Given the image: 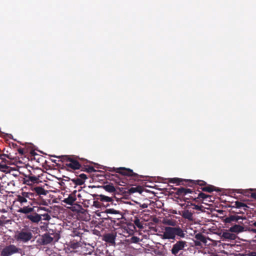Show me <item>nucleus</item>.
Masks as SVG:
<instances>
[{
    "mask_svg": "<svg viewBox=\"0 0 256 256\" xmlns=\"http://www.w3.org/2000/svg\"><path fill=\"white\" fill-rule=\"evenodd\" d=\"M65 220V234L67 236L65 244L74 249L80 246L78 242L80 240L82 234L80 232V229L78 228L76 224L67 220Z\"/></svg>",
    "mask_w": 256,
    "mask_h": 256,
    "instance_id": "1",
    "label": "nucleus"
},
{
    "mask_svg": "<svg viewBox=\"0 0 256 256\" xmlns=\"http://www.w3.org/2000/svg\"><path fill=\"white\" fill-rule=\"evenodd\" d=\"M186 232L184 230L179 226L174 227L165 226L162 238L164 240H180L186 237Z\"/></svg>",
    "mask_w": 256,
    "mask_h": 256,
    "instance_id": "2",
    "label": "nucleus"
},
{
    "mask_svg": "<svg viewBox=\"0 0 256 256\" xmlns=\"http://www.w3.org/2000/svg\"><path fill=\"white\" fill-rule=\"evenodd\" d=\"M246 216H240L238 215H229L226 217L224 220V222L226 224H232L233 222L235 224H233L230 228V230L234 234H238L245 231V228L242 224V221L240 220H246Z\"/></svg>",
    "mask_w": 256,
    "mask_h": 256,
    "instance_id": "3",
    "label": "nucleus"
},
{
    "mask_svg": "<svg viewBox=\"0 0 256 256\" xmlns=\"http://www.w3.org/2000/svg\"><path fill=\"white\" fill-rule=\"evenodd\" d=\"M105 170L106 171L116 172L122 176H128L130 180L128 184H134L135 181L140 180L141 178H144V176L134 172L132 170L124 167L118 168L106 167Z\"/></svg>",
    "mask_w": 256,
    "mask_h": 256,
    "instance_id": "4",
    "label": "nucleus"
},
{
    "mask_svg": "<svg viewBox=\"0 0 256 256\" xmlns=\"http://www.w3.org/2000/svg\"><path fill=\"white\" fill-rule=\"evenodd\" d=\"M188 186H198V190L200 188L202 191L212 192L214 191L220 192V190L214 186L208 184L205 181L202 180H188Z\"/></svg>",
    "mask_w": 256,
    "mask_h": 256,
    "instance_id": "5",
    "label": "nucleus"
},
{
    "mask_svg": "<svg viewBox=\"0 0 256 256\" xmlns=\"http://www.w3.org/2000/svg\"><path fill=\"white\" fill-rule=\"evenodd\" d=\"M32 230L29 228L25 227L17 230L14 234V238L18 242L26 243L32 238Z\"/></svg>",
    "mask_w": 256,
    "mask_h": 256,
    "instance_id": "6",
    "label": "nucleus"
},
{
    "mask_svg": "<svg viewBox=\"0 0 256 256\" xmlns=\"http://www.w3.org/2000/svg\"><path fill=\"white\" fill-rule=\"evenodd\" d=\"M59 238V236L57 233H50L48 232L40 236L38 238L36 242L40 245H46L53 241H58Z\"/></svg>",
    "mask_w": 256,
    "mask_h": 256,
    "instance_id": "7",
    "label": "nucleus"
},
{
    "mask_svg": "<svg viewBox=\"0 0 256 256\" xmlns=\"http://www.w3.org/2000/svg\"><path fill=\"white\" fill-rule=\"evenodd\" d=\"M76 190H74L73 192L68 194L67 198H65V204L70 205L71 206H65V213L68 212L69 210H71L73 212L78 210V208L80 206L79 204H76Z\"/></svg>",
    "mask_w": 256,
    "mask_h": 256,
    "instance_id": "8",
    "label": "nucleus"
},
{
    "mask_svg": "<svg viewBox=\"0 0 256 256\" xmlns=\"http://www.w3.org/2000/svg\"><path fill=\"white\" fill-rule=\"evenodd\" d=\"M76 159L77 157L75 156L65 155V169L66 170H68L67 168L74 170L80 169L82 166Z\"/></svg>",
    "mask_w": 256,
    "mask_h": 256,
    "instance_id": "9",
    "label": "nucleus"
},
{
    "mask_svg": "<svg viewBox=\"0 0 256 256\" xmlns=\"http://www.w3.org/2000/svg\"><path fill=\"white\" fill-rule=\"evenodd\" d=\"M106 176L107 179L114 182L116 183L120 186H125V184L134 186L136 185V182L140 181V180H136L134 182V184H128V182H130V180L128 176H126L125 180H122L120 176L117 174H106ZM140 180H142V179Z\"/></svg>",
    "mask_w": 256,
    "mask_h": 256,
    "instance_id": "10",
    "label": "nucleus"
},
{
    "mask_svg": "<svg viewBox=\"0 0 256 256\" xmlns=\"http://www.w3.org/2000/svg\"><path fill=\"white\" fill-rule=\"evenodd\" d=\"M40 174H36V170H33L32 172L29 171V174L26 176V178L24 180V183L28 185L38 184L40 182Z\"/></svg>",
    "mask_w": 256,
    "mask_h": 256,
    "instance_id": "11",
    "label": "nucleus"
},
{
    "mask_svg": "<svg viewBox=\"0 0 256 256\" xmlns=\"http://www.w3.org/2000/svg\"><path fill=\"white\" fill-rule=\"evenodd\" d=\"M20 248H18L14 244H10L5 246L1 251V256H11L12 255L20 253Z\"/></svg>",
    "mask_w": 256,
    "mask_h": 256,
    "instance_id": "12",
    "label": "nucleus"
},
{
    "mask_svg": "<svg viewBox=\"0 0 256 256\" xmlns=\"http://www.w3.org/2000/svg\"><path fill=\"white\" fill-rule=\"evenodd\" d=\"M187 246L186 242L182 240H178L173 244L170 250L171 252L173 255L176 256L180 251L183 250Z\"/></svg>",
    "mask_w": 256,
    "mask_h": 256,
    "instance_id": "13",
    "label": "nucleus"
},
{
    "mask_svg": "<svg viewBox=\"0 0 256 256\" xmlns=\"http://www.w3.org/2000/svg\"><path fill=\"white\" fill-rule=\"evenodd\" d=\"M44 209L41 207H38L36 206H24L23 208H20L18 212L24 214H32V212H40V211H42Z\"/></svg>",
    "mask_w": 256,
    "mask_h": 256,
    "instance_id": "14",
    "label": "nucleus"
},
{
    "mask_svg": "<svg viewBox=\"0 0 256 256\" xmlns=\"http://www.w3.org/2000/svg\"><path fill=\"white\" fill-rule=\"evenodd\" d=\"M102 187L106 191L112 193L114 195L116 194H118L119 192H123V188H120L118 187L115 188L112 183H108L104 185Z\"/></svg>",
    "mask_w": 256,
    "mask_h": 256,
    "instance_id": "15",
    "label": "nucleus"
},
{
    "mask_svg": "<svg viewBox=\"0 0 256 256\" xmlns=\"http://www.w3.org/2000/svg\"><path fill=\"white\" fill-rule=\"evenodd\" d=\"M116 236V233H108L104 235L102 240L106 242L109 243L112 245L114 246L116 244L115 240Z\"/></svg>",
    "mask_w": 256,
    "mask_h": 256,
    "instance_id": "16",
    "label": "nucleus"
},
{
    "mask_svg": "<svg viewBox=\"0 0 256 256\" xmlns=\"http://www.w3.org/2000/svg\"><path fill=\"white\" fill-rule=\"evenodd\" d=\"M252 189L250 190H241V189H236L234 190V192L237 193L242 194L248 197H250L256 200V192H252Z\"/></svg>",
    "mask_w": 256,
    "mask_h": 256,
    "instance_id": "17",
    "label": "nucleus"
},
{
    "mask_svg": "<svg viewBox=\"0 0 256 256\" xmlns=\"http://www.w3.org/2000/svg\"><path fill=\"white\" fill-rule=\"evenodd\" d=\"M88 178L86 175L84 174H80L79 175L76 176V177L72 179V181L76 184L78 186H81L83 184L86 179Z\"/></svg>",
    "mask_w": 256,
    "mask_h": 256,
    "instance_id": "18",
    "label": "nucleus"
},
{
    "mask_svg": "<svg viewBox=\"0 0 256 256\" xmlns=\"http://www.w3.org/2000/svg\"><path fill=\"white\" fill-rule=\"evenodd\" d=\"M174 190H176V194L180 196H183L188 194H192L194 192L192 190L186 188L184 187L175 188Z\"/></svg>",
    "mask_w": 256,
    "mask_h": 256,
    "instance_id": "19",
    "label": "nucleus"
},
{
    "mask_svg": "<svg viewBox=\"0 0 256 256\" xmlns=\"http://www.w3.org/2000/svg\"><path fill=\"white\" fill-rule=\"evenodd\" d=\"M222 238L223 239L228 240H234L236 238V234L230 232L229 228L228 230H226L222 232Z\"/></svg>",
    "mask_w": 256,
    "mask_h": 256,
    "instance_id": "20",
    "label": "nucleus"
},
{
    "mask_svg": "<svg viewBox=\"0 0 256 256\" xmlns=\"http://www.w3.org/2000/svg\"><path fill=\"white\" fill-rule=\"evenodd\" d=\"M26 218L32 222H38L42 220V218L39 214V213L36 212L26 215Z\"/></svg>",
    "mask_w": 256,
    "mask_h": 256,
    "instance_id": "21",
    "label": "nucleus"
},
{
    "mask_svg": "<svg viewBox=\"0 0 256 256\" xmlns=\"http://www.w3.org/2000/svg\"><path fill=\"white\" fill-rule=\"evenodd\" d=\"M32 190L35 194V196H40L42 195L46 196L48 194V191L45 190L42 186L34 187Z\"/></svg>",
    "mask_w": 256,
    "mask_h": 256,
    "instance_id": "22",
    "label": "nucleus"
},
{
    "mask_svg": "<svg viewBox=\"0 0 256 256\" xmlns=\"http://www.w3.org/2000/svg\"><path fill=\"white\" fill-rule=\"evenodd\" d=\"M180 215L183 218L187 219L188 220L192 221L194 220L192 213L188 210H184L182 211Z\"/></svg>",
    "mask_w": 256,
    "mask_h": 256,
    "instance_id": "23",
    "label": "nucleus"
},
{
    "mask_svg": "<svg viewBox=\"0 0 256 256\" xmlns=\"http://www.w3.org/2000/svg\"><path fill=\"white\" fill-rule=\"evenodd\" d=\"M230 207L232 208H242L244 211H246L247 208H248L246 204L239 201H236L234 204L233 206H231Z\"/></svg>",
    "mask_w": 256,
    "mask_h": 256,
    "instance_id": "24",
    "label": "nucleus"
},
{
    "mask_svg": "<svg viewBox=\"0 0 256 256\" xmlns=\"http://www.w3.org/2000/svg\"><path fill=\"white\" fill-rule=\"evenodd\" d=\"M188 180H182L181 178H171L168 180V182L170 183L177 184H178L188 185V182L186 181Z\"/></svg>",
    "mask_w": 256,
    "mask_h": 256,
    "instance_id": "25",
    "label": "nucleus"
},
{
    "mask_svg": "<svg viewBox=\"0 0 256 256\" xmlns=\"http://www.w3.org/2000/svg\"><path fill=\"white\" fill-rule=\"evenodd\" d=\"M194 238L202 244H206L207 242V240L206 236L201 233L196 234L194 236Z\"/></svg>",
    "mask_w": 256,
    "mask_h": 256,
    "instance_id": "26",
    "label": "nucleus"
},
{
    "mask_svg": "<svg viewBox=\"0 0 256 256\" xmlns=\"http://www.w3.org/2000/svg\"><path fill=\"white\" fill-rule=\"evenodd\" d=\"M44 210L42 211H44V214H41V211H40L39 214L40 215L42 219L43 220H48L50 218V216L48 214V211L46 210L44 207H42Z\"/></svg>",
    "mask_w": 256,
    "mask_h": 256,
    "instance_id": "27",
    "label": "nucleus"
},
{
    "mask_svg": "<svg viewBox=\"0 0 256 256\" xmlns=\"http://www.w3.org/2000/svg\"><path fill=\"white\" fill-rule=\"evenodd\" d=\"M208 198H210V200H208V202H212V196L210 195L206 194L204 193H203L202 192H200L198 194V196L196 198L198 199H202V200H207Z\"/></svg>",
    "mask_w": 256,
    "mask_h": 256,
    "instance_id": "28",
    "label": "nucleus"
},
{
    "mask_svg": "<svg viewBox=\"0 0 256 256\" xmlns=\"http://www.w3.org/2000/svg\"><path fill=\"white\" fill-rule=\"evenodd\" d=\"M106 212L107 214H119L120 216V218H117V219H120L122 218V215L121 214L119 210H116L114 208H108L106 210Z\"/></svg>",
    "mask_w": 256,
    "mask_h": 256,
    "instance_id": "29",
    "label": "nucleus"
},
{
    "mask_svg": "<svg viewBox=\"0 0 256 256\" xmlns=\"http://www.w3.org/2000/svg\"><path fill=\"white\" fill-rule=\"evenodd\" d=\"M164 224H165L170 226V227H174L178 226L176 224V222L173 220H164Z\"/></svg>",
    "mask_w": 256,
    "mask_h": 256,
    "instance_id": "30",
    "label": "nucleus"
},
{
    "mask_svg": "<svg viewBox=\"0 0 256 256\" xmlns=\"http://www.w3.org/2000/svg\"><path fill=\"white\" fill-rule=\"evenodd\" d=\"M100 200L102 202H112V198H110V197H109V196H104V195H102V194H100Z\"/></svg>",
    "mask_w": 256,
    "mask_h": 256,
    "instance_id": "31",
    "label": "nucleus"
},
{
    "mask_svg": "<svg viewBox=\"0 0 256 256\" xmlns=\"http://www.w3.org/2000/svg\"><path fill=\"white\" fill-rule=\"evenodd\" d=\"M128 192L130 194H134L136 192H138L140 193L142 192V188L140 186L132 187L128 190Z\"/></svg>",
    "mask_w": 256,
    "mask_h": 256,
    "instance_id": "32",
    "label": "nucleus"
},
{
    "mask_svg": "<svg viewBox=\"0 0 256 256\" xmlns=\"http://www.w3.org/2000/svg\"><path fill=\"white\" fill-rule=\"evenodd\" d=\"M82 171L86 172L88 173H92V172H96V170L92 166H88V168H86L85 166H84V167L82 166Z\"/></svg>",
    "mask_w": 256,
    "mask_h": 256,
    "instance_id": "33",
    "label": "nucleus"
},
{
    "mask_svg": "<svg viewBox=\"0 0 256 256\" xmlns=\"http://www.w3.org/2000/svg\"><path fill=\"white\" fill-rule=\"evenodd\" d=\"M24 194V196L26 197V198H28L30 200L34 199L35 194L34 192H22Z\"/></svg>",
    "mask_w": 256,
    "mask_h": 256,
    "instance_id": "34",
    "label": "nucleus"
},
{
    "mask_svg": "<svg viewBox=\"0 0 256 256\" xmlns=\"http://www.w3.org/2000/svg\"><path fill=\"white\" fill-rule=\"evenodd\" d=\"M17 200L21 204L26 203L27 202V199L26 197L24 196V194L22 193V195L18 196Z\"/></svg>",
    "mask_w": 256,
    "mask_h": 256,
    "instance_id": "35",
    "label": "nucleus"
},
{
    "mask_svg": "<svg viewBox=\"0 0 256 256\" xmlns=\"http://www.w3.org/2000/svg\"><path fill=\"white\" fill-rule=\"evenodd\" d=\"M0 170L5 172H9V167L6 164H0Z\"/></svg>",
    "mask_w": 256,
    "mask_h": 256,
    "instance_id": "36",
    "label": "nucleus"
},
{
    "mask_svg": "<svg viewBox=\"0 0 256 256\" xmlns=\"http://www.w3.org/2000/svg\"><path fill=\"white\" fill-rule=\"evenodd\" d=\"M134 224L140 228H143V226L142 224H141V222H140V220L138 218H136L134 220Z\"/></svg>",
    "mask_w": 256,
    "mask_h": 256,
    "instance_id": "37",
    "label": "nucleus"
},
{
    "mask_svg": "<svg viewBox=\"0 0 256 256\" xmlns=\"http://www.w3.org/2000/svg\"><path fill=\"white\" fill-rule=\"evenodd\" d=\"M245 211H242L241 210H233L232 209L230 210V214H234V215H237V214H244Z\"/></svg>",
    "mask_w": 256,
    "mask_h": 256,
    "instance_id": "38",
    "label": "nucleus"
},
{
    "mask_svg": "<svg viewBox=\"0 0 256 256\" xmlns=\"http://www.w3.org/2000/svg\"><path fill=\"white\" fill-rule=\"evenodd\" d=\"M192 206H194L193 209L198 210L200 211H202V208H204V206L202 205H196L195 204H192Z\"/></svg>",
    "mask_w": 256,
    "mask_h": 256,
    "instance_id": "39",
    "label": "nucleus"
},
{
    "mask_svg": "<svg viewBox=\"0 0 256 256\" xmlns=\"http://www.w3.org/2000/svg\"><path fill=\"white\" fill-rule=\"evenodd\" d=\"M139 241L140 238L136 236H133L130 238V242L133 243H138Z\"/></svg>",
    "mask_w": 256,
    "mask_h": 256,
    "instance_id": "40",
    "label": "nucleus"
},
{
    "mask_svg": "<svg viewBox=\"0 0 256 256\" xmlns=\"http://www.w3.org/2000/svg\"><path fill=\"white\" fill-rule=\"evenodd\" d=\"M6 154H0V159L2 160V162H4L5 163L8 162V160H7L5 157H6Z\"/></svg>",
    "mask_w": 256,
    "mask_h": 256,
    "instance_id": "41",
    "label": "nucleus"
},
{
    "mask_svg": "<svg viewBox=\"0 0 256 256\" xmlns=\"http://www.w3.org/2000/svg\"><path fill=\"white\" fill-rule=\"evenodd\" d=\"M194 244L196 246H202V242H200V241H198V240H194Z\"/></svg>",
    "mask_w": 256,
    "mask_h": 256,
    "instance_id": "42",
    "label": "nucleus"
},
{
    "mask_svg": "<svg viewBox=\"0 0 256 256\" xmlns=\"http://www.w3.org/2000/svg\"><path fill=\"white\" fill-rule=\"evenodd\" d=\"M18 153L21 155V156H22L24 154V149L23 148H19L18 149Z\"/></svg>",
    "mask_w": 256,
    "mask_h": 256,
    "instance_id": "43",
    "label": "nucleus"
},
{
    "mask_svg": "<svg viewBox=\"0 0 256 256\" xmlns=\"http://www.w3.org/2000/svg\"><path fill=\"white\" fill-rule=\"evenodd\" d=\"M246 256H256V252H250L247 254H246Z\"/></svg>",
    "mask_w": 256,
    "mask_h": 256,
    "instance_id": "44",
    "label": "nucleus"
},
{
    "mask_svg": "<svg viewBox=\"0 0 256 256\" xmlns=\"http://www.w3.org/2000/svg\"><path fill=\"white\" fill-rule=\"evenodd\" d=\"M6 157L7 158H8V159H10V160H14V156H12L11 154H6Z\"/></svg>",
    "mask_w": 256,
    "mask_h": 256,
    "instance_id": "45",
    "label": "nucleus"
},
{
    "mask_svg": "<svg viewBox=\"0 0 256 256\" xmlns=\"http://www.w3.org/2000/svg\"><path fill=\"white\" fill-rule=\"evenodd\" d=\"M104 219L105 220H110L111 222H115L114 220H112V218H110L109 216H108L107 218H104Z\"/></svg>",
    "mask_w": 256,
    "mask_h": 256,
    "instance_id": "46",
    "label": "nucleus"
},
{
    "mask_svg": "<svg viewBox=\"0 0 256 256\" xmlns=\"http://www.w3.org/2000/svg\"><path fill=\"white\" fill-rule=\"evenodd\" d=\"M140 206L141 208H148V204H141V205Z\"/></svg>",
    "mask_w": 256,
    "mask_h": 256,
    "instance_id": "47",
    "label": "nucleus"
},
{
    "mask_svg": "<svg viewBox=\"0 0 256 256\" xmlns=\"http://www.w3.org/2000/svg\"><path fill=\"white\" fill-rule=\"evenodd\" d=\"M251 231L253 232L256 234V228H252Z\"/></svg>",
    "mask_w": 256,
    "mask_h": 256,
    "instance_id": "48",
    "label": "nucleus"
},
{
    "mask_svg": "<svg viewBox=\"0 0 256 256\" xmlns=\"http://www.w3.org/2000/svg\"><path fill=\"white\" fill-rule=\"evenodd\" d=\"M252 226L256 227V222H254V223H252Z\"/></svg>",
    "mask_w": 256,
    "mask_h": 256,
    "instance_id": "49",
    "label": "nucleus"
},
{
    "mask_svg": "<svg viewBox=\"0 0 256 256\" xmlns=\"http://www.w3.org/2000/svg\"><path fill=\"white\" fill-rule=\"evenodd\" d=\"M12 146H14V148H15V147H16V146H17V145H16V144H12Z\"/></svg>",
    "mask_w": 256,
    "mask_h": 256,
    "instance_id": "50",
    "label": "nucleus"
},
{
    "mask_svg": "<svg viewBox=\"0 0 256 256\" xmlns=\"http://www.w3.org/2000/svg\"><path fill=\"white\" fill-rule=\"evenodd\" d=\"M8 137L10 138H12L11 137L12 136V135L10 134H8Z\"/></svg>",
    "mask_w": 256,
    "mask_h": 256,
    "instance_id": "51",
    "label": "nucleus"
},
{
    "mask_svg": "<svg viewBox=\"0 0 256 256\" xmlns=\"http://www.w3.org/2000/svg\"><path fill=\"white\" fill-rule=\"evenodd\" d=\"M207 199H208V200H210V198H208Z\"/></svg>",
    "mask_w": 256,
    "mask_h": 256,
    "instance_id": "52",
    "label": "nucleus"
}]
</instances>
